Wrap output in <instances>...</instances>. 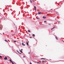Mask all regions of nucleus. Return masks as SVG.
Returning a JSON list of instances; mask_svg holds the SVG:
<instances>
[{
	"label": "nucleus",
	"instance_id": "obj_25",
	"mask_svg": "<svg viewBox=\"0 0 64 64\" xmlns=\"http://www.w3.org/2000/svg\"><path fill=\"white\" fill-rule=\"evenodd\" d=\"M54 29L53 28H51V30H52V29Z\"/></svg>",
	"mask_w": 64,
	"mask_h": 64
},
{
	"label": "nucleus",
	"instance_id": "obj_23",
	"mask_svg": "<svg viewBox=\"0 0 64 64\" xmlns=\"http://www.w3.org/2000/svg\"><path fill=\"white\" fill-rule=\"evenodd\" d=\"M12 64H14V63H13V62H12Z\"/></svg>",
	"mask_w": 64,
	"mask_h": 64
},
{
	"label": "nucleus",
	"instance_id": "obj_34",
	"mask_svg": "<svg viewBox=\"0 0 64 64\" xmlns=\"http://www.w3.org/2000/svg\"><path fill=\"white\" fill-rule=\"evenodd\" d=\"M14 25H15V24H14Z\"/></svg>",
	"mask_w": 64,
	"mask_h": 64
},
{
	"label": "nucleus",
	"instance_id": "obj_35",
	"mask_svg": "<svg viewBox=\"0 0 64 64\" xmlns=\"http://www.w3.org/2000/svg\"><path fill=\"white\" fill-rule=\"evenodd\" d=\"M62 41H63V42H64V41H63V40H62Z\"/></svg>",
	"mask_w": 64,
	"mask_h": 64
},
{
	"label": "nucleus",
	"instance_id": "obj_2",
	"mask_svg": "<svg viewBox=\"0 0 64 64\" xmlns=\"http://www.w3.org/2000/svg\"><path fill=\"white\" fill-rule=\"evenodd\" d=\"M22 45L23 46H25V44H24V43H22Z\"/></svg>",
	"mask_w": 64,
	"mask_h": 64
},
{
	"label": "nucleus",
	"instance_id": "obj_5",
	"mask_svg": "<svg viewBox=\"0 0 64 64\" xmlns=\"http://www.w3.org/2000/svg\"><path fill=\"white\" fill-rule=\"evenodd\" d=\"M10 62H11V63H12V60H10Z\"/></svg>",
	"mask_w": 64,
	"mask_h": 64
},
{
	"label": "nucleus",
	"instance_id": "obj_26",
	"mask_svg": "<svg viewBox=\"0 0 64 64\" xmlns=\"http://www.w3.org/2000/svg\"><path fill=\"white\" fill-rule=\"evenodd\" d=\"M14 42H16V41H14Z\"/></svg>",
	"mask_w": 64,
	"mask_h": 64
},
{
	"label": "nucleus",
	"instance_id": "obj_24",
	"mask_svg": "<svg viewBox=\"0 0 64 64\" xmlns=\"http://www.w3.org/2000/svg\"><path fill=\"white\" fill-rule=\"evenodd\" d=\"M30 1L31 2V3H32V1L31 0H30Z\"/></svg>",
	"mask_w": 64,
	"mask_h": 64
},
{
	"label": "nucleus",
	"instance_id": "obj_9",
	"mask_svg": "<svg viewBox=\"0 0 64 64\" xmlns=\"http://www.w3.org/2000/svg\"><path fill=\"white\" fill-rule=\"evenodd\" d=\"M56 40H58V38H57V37L56 36Z\"/></svg>",
	"mask_w": 64,
	"mask_h": 64
},
{
	"label": "nucleus",
	"instance_id": "obj_12",
	"mask_svg": "<svg viewBox=\"0 0 64 64\" xmlns=\"http://www.w3.org/2000/svg\"><path fill=\"white\" fill-rule=\"evenodd\" d=\"M36 18V19H40V18Z\"/></svg>",
	"mask_w": 64,
	"mask_h": 64
},
{
	"label": "nucleus",
	"instance_id": "obj_8",
	"mask_svg": "<svg viewBox=\"0 0 64 64\" xmlns=\"http://www.w3.org/2000/svg\"><path fill=\"white\" fill-rule=\"evenodd\" d=\"M4 41H6V42H8V41H7L6 40H4Z\"/></svg>",
	"mask_w": 64,
	"mask_h": 64
},
{
	"label": "nucleus",
	"instance_id": "obj_31",
	"mask_svg": "<svg viewBox=\"0 0 64 64\" xmlns=\"http://www.w3.org/2000/svg\"><path fill=\"white\" fill-rule=\"evenodd\" d=\"M28 43H29V41H28Z\"/></svg>",
	"mask_w": 64,
	"mask_h": 64
},
{
	"label": "nucleus",
	"instance_id": "obj_4",
	"mask_svg": "<svg viewBox=\"0 0 64 64\" xmlns=\"http://www.w3.org/2000/svg\"><path fill=\"white\" fill-rule=\"evenodd\" d=\"M34 9H35V10L36 11V6H34Z\"/></svg>",
	"mask_w": 64,
	"mask_h": 64
},
{
	"label": "nucleus",
	"instance_id": "obj_18",
	"mask_svg": "<svg viewBox=\"0 0 64 64\" xmlns=\"http://www.w3.org/2000/svg\"><path fill=\"white\" fill-rule=\"evenodd\" d=\"M17 52H18V53H19V51H18V50H17Z\"/></svg>",
	"mask_w": 64,
	"mask_h": 64
},
{
	"label": "nucleus",
	"instance_id": "obj_1",
	"mask_svg": "<svg viewBox=\"0 0 64 64\" xmlns=\"http://www.w3.org/2000/svg\"><path fill=\"white\" fill-rule=\"evenodd\" d=\"M4 60H7L8 59L7 58V57L5 56V58H4Z\"/></svg>",
	"mask_w": 64,
	"mask_h": 64
},
{
	"label": "nucleus",
	"instance_id": "obj_32",
	"mask_svg": "<svg viewBox=\"0 0 64 64\" xmlns=\"http://www.w3.org/2000/svg\"><path fill=\"white\" fill-rule=\"evenodd\" d=\"M40 62L41 63V61H40Z\"/></svg>",
	"mask_w": 64,
	"mask_h": 64
},
{
	"label": "nucleus",
	"instance_id": "obj_14",
	"mask_svg": "<svg viewBox=\"0 0 64 64\" xmlns=\"http://www.w3.org/2000/svg\"><path fill=\"white\" fill-rule=\"evenodd\" d=\"M41 59H45L44 58H41Z\"/></svg>",
	"mask_w": 64,
	"mask_h": 64
},
{
	"label": "nucleus",
	"instance_id": "obj_6",
	"mask_svg": "<svg viewBox=\"0 0 64 64\" xmlns=\"http://www.w3.org/2000/svg\"><path fill=\"white\" fill-rule=\"evenodd\" d=\"M32 36L33 37H35V35L34 34H32Z\"/></svg>",
	"mask_w": 64,
	"mask_h": 64
},
{
	"label": "nucleus",
	"instance_id": "obj_13",
	"mask_svg": "<svg viewBox=\"0 0 64 64\" xmlns=\"http://www.w3.org/2000/svg\"><path fill=\"white\" fill-rule=\"evenodd\" d=\"M0 58H2V56H0Z\"/></svg>",
	"mask_w": 64,
	"mask_h": 64
},
{
	"label": "nucleus",
	"instance_id": "obj_16",
	"mask_svg": "<svg viewBox=\"0 0 64 64\" xmlns=\"http://www.w3.org/2000/svg\"><path fill=\"white\" fill-rule=\"evenodd\" d=\"M49 25H51V24H48Z\"/></svg>",
	"mask_w": 64,
	"mask_h": 64
},
{
	"label": "nucleus",
	"instance_id": "obj_29",
	"mask_svg": "<svg viewBox=\"0 0 64 64\" xmlns=\"http://www.w3.org/2000/svg\"><path fill=\"white\" fill-rule=\"evenodd\" d=\"M30 38H32V37H30Z\"/></svg>",
	"mask_w": 64,
	"mask_h": 64
},
{
	"label": "nucleus",
	"instance_id": "obj_7",
	"mask_svg": "<svg viewBox=\"0 0 64 64\" xmlns=\"http://www.w3.org/2000/svg\"><path fill=\"white\" fill-rule=\"evenodd\" d=\"M41 12H38V14H41Z\"/></svg>",
	"mask_w": 64,
	"mask_h": 64
},
{
	"label": "nucleus",
	"instance_id": "obj_28",
	"mask_svg": "<svg viewBox=\"0 0 64 64\" xmlns=\"http://www.w3.org/2000/svg\"><path fill=\"white\" fill-rule=\"evenodd\" d=\"M37 63H40L39 62H37Z\"/></svg>",
	"mask_w": 64,
	"mask_h": 64
},
{
	"label": "nucleus",
	"instance_id": "obj_21",
	"mask_svg": "<svg viewBox=\"0 0 64 64\" xmlns=\"http://www.w3.org/2000/svg\"><path fill=\"white\" fill-rule=\"evenodd\" d=\"M25 58V56H24L23 57V58Z\"/></svg>",
	"mask_w": 64,
	"mask_h": 64
},
{
	"label": "nucleus",
	"instance_id": "obj_20",
	"mask_svg": "<svg viewBox=\"0 0 64 64\" xmlns=\"http://www.w3.org/2000/svg\"><path fill=\"white\" fill-rule=\"evenodd\" d=\"M44 22L46 23V21H44Z\"/></svg>",
	"mask_w": 64,
	"mask_h": 64
},
{
	"label": "nucleus",
	"instance_id": "obj_11",
	"mask_svg": "<svg viewBox=\"0 0 64 64\" xmlns=\"http://www.w3.org/2000/svg\"><path fill=\"white\" fill-rule=\"evenodd\" d=\"M26 44L27 45H28V43L27 42H26Z\"/></svg>",
	"mask_w": 64,
	"mask_h": 64
},
{
	"label": "nucleus",
	"instance_id": "obj_3",
	"mask_svg": "<svg viewBox=\"0 0 64 64\" xmlns=\"http://www.w3.org/2000/svg\"><path fill=\"white\" fill-rule=\"evenodd\" d=\"M43 18H44V19H45L46 18V17L44 16L43 17Z\"/></svg>",
	"mask_w": 64,
	"mask_h": 64
},
{
	"label": "nucleus",
	"instance_id": "obj_30",
	"mask_svg": "<svg viewBox=\"0 0 64 64\" xmlns=\"http://www.w3.org/2000/svg\"><path fill=\"white\" fill-rule=\"evenodd\" d=\"M44 62V61H43V62Z\"/></svg>",
	"mask_w": 64,
	"mask_h": 64
},
{
	"label": "nucleus",
	"instance_id": "obj_22",
	"mask_svg": "<svg viewBox=\"0 0 64 64\" xmlns=\"http://www.w3.org/2000/svg\"><path fill=\"white\" fill-rule=\"evenodd\" d=\"M55 28V27H54L53 28V29H54V28Z\"/></svg>",
	"mask_w": 64,
	"mask_h": 64
},
{
	"label": "nucleus",
	"instance_id": "obj_33",
	"mask_svg": "<svg viewBox=\"0 0 64 64\" xmlns=\"http://www.w3.org/2000/svg\"><path fill=\"white\" fill-rule=\"evenodd\" d=\"M50 60H51V59H50Z\"/></svg>",
	"mask_w": 64,
	"mask_h": 64
},
{
	"label": "nucleus",
	"instance_id": "obj_27",
	"mask_svg": "<svg viewBox=\"0 0 64 64\" xmlns=\"http://www.w3.org/2000/svg\"><path fill=\"white\" fill-rule=\"evenodd\" d=\"M21 50V51H23V49H22Z\"/></svg>",
	"mask_w": 64,
	"mask_h": 64
},
{
	"label": "nucleus",
	"instance_id": "obj_17",
	"mask_svg": "<svg viewBox=\"0 0 64 64\" xmlns=\"http://www.w3.org/2000/svg\"><path fill=\"white\" fill-rule=\"evenodd\" d=\"M30 52H28V54H30Z\"/></svg>",
	"mask_w": 64,
	"mask_h": 64
},
{
	"label": "nucleus",
	"instance_id": "obj_15",
	"mask_svg": "<svg viewBox=\"0 0 64 64\" xmlns=\"http://www.w3.org/2000/svg\"><path fill=\"white\" fill-rule=\"evenodd\" d=\"M20 51V52H21V53H23V52L22 51Z\"/></svg>",
	"mask_w": 64,
	"mask_h": 64
},
{
	"label": "nucleus",
	"instance_id": "obj_19",
	"mask_svg": "<svg viewBox=\"0 0 64 64\" xmlns=\"http://www.w3.org/2000/svg\"><path fill=\"white\" fill-rule=\"evenodd\" d=\"M18 53H19V54H21L19 52H18Z\"/></svg>",
	"mask_w": 64,
	"mask_h": 64
},
{
	"label": "nucleus",
	"instance_id": "obj_10",
	"mask_svg": "<svg viewBox=\"0 0 64 64\" xmlns=\"http://www.w3.org/2000/svg\"><path fill=\"white\" fill-rule=\"evenodd\" d=\"M28 32H30H30H31L30 31V30H28Z\"/></svg>",
	"mask_w": 64,
	"mask_h": 64
}]
</instances>
